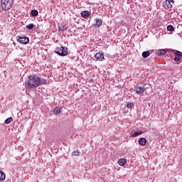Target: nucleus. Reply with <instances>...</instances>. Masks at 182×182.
<instances>
[{
  "instance_id": "nucleus-1",
  "label": "nucleus",
  "mask_w": 182,
  "mask_h": 182,
  "mask_svg": "<svg viewBox=\"0 0 182 182\" xmlns=\"http://www.w3.org/2000/svg\"><path fill=\"white\" fill-rule=\"evenodd\" d=\"M41 85V77L38 75H29L28 80L26 82V86L28 89H33V87H38Z\"/></svg>"
},
{
  "instance_id": "nucleus-2",
  "label": "nucleus",
  "mask_w": 182,
  "mask_h": 182,
  "mask_svg": "<svg viewBox=\"0 0 182 182\" xmlns=\"http://www.w3.org/2000/svg\"><path fill=\"white\" fill-rule=\"evenodd\" d=\"M14 0H1V8L3 11H9L14 5Z\"/></svg>"
},
{
  "instance_id": "nucleus-3",
  "label": "nucleus",
  "mask_w": 182,
  "mask_h": 182,
  "mask_svg": "<svg viewBox=\"0 0 182 182\" xmlns=\"http://www.w3.org/2000/svg\"><path fill=\"white\" fill-rule=\"evenodd\" d=\"M55 52L57 55H59V56H66V55H68V48L63 46L57 47Z\"/></svg>"
},
{
  "instance_id": "nucleus-4",
  "label": "nucleus",
  "mask_w": 182,
  "mask_h": 182,
  "mask_svg": "<svg viewBox=\"0 0 182 182\" xmlns=\"http://www.w3.org/2000/svg\"><path fill=\"white\" fill-rule=\"evenodd\" d=\"M173 4H174V0H166L163 2V6L165 9H170L173 8Z\"/></svg>"
},
{
  "instance_id": "nucleus-5",
  "label": "nucleus",
  "mask_w": 182,
  "mask_h": 182,
  "mask_svg": "<svg viewBox=\"0 0 182 182\" xmlns=\"http://www.w3.org/2000/svg\"><path fill=\"white\" fill-rule=\"evenodd\" d=\"M95 60H97L98 62H102V60H105V55L103 53H97L95 55Z\"/></svg>"
},
{
  "instance_id": "nucleus-6",
  "label": "nucleus",
  "mask_w": 182,
  "mask_h": 182,
  "mask_svg": "<svg viewBox=\"0 0 182 182\" xmlns=\"http://www.w3.org/2000/svg\"><path fill=\"white\" fill-rule=\"evenodd\" d=\"M134 90L136 95H141L146 92V88L144 87H135Z\"/></svg>"
},
{
  "instance_id": "nucleus-7",
  "label": "nucleus",
  "mask_w": 182,
  "mask_h": 182,
  "mask_svg": "<svg viewBox=\"0 0 182 182\" xmlns=\"http://www.w3.org/2000/svg\"><path fill=\"white\" fill-rule=\"evenodd\" d=\"M18 42L22 45H28V43H29V38L19 37Z\"/></svg>"
},
{
  "instance_id": "nucleus-8",
  "label": "nucleus",
  "mask_w": 182,
  "mask_h": 182,
  "mask_svg": "<svg viewBox=\"0 0 182 182\" xmlns=\"http://www.w3.org/2000/svg\"><path fill=\"white\" fill-rule=\"evenodd\" d=\"M80 15H81L82 18H84L85 19H87V18H89V16H90V12H89L87 11H83L80 13Z\"/></svg>"
},
{
  "instance_id": "nucleus-9",
  "label": "nucleus",
  "mask_w": 182,
  "mask_h": 182,
  "mask_svg": "<svg viewBox=\"0 0 182 182\" xmlns=\"http://www.w3.org/2000/svg\"><path fill=\"white\" fill-rule=\"evenodd\" d=\"M181 55H182L181 52L176 51L175 53V58H174L175 62H178V60H180L181 59Z\"/></svg>"
},
{
  "instance_id": "nucleus-10",
  "label": "nucleus",
  "mask_w": 182,
  "mask_h": 182,
  "mask_svg": "<svg viewBox=\"0 0 182 182\" xmlns=\"http://www.w3.org/2000/svg\"><path fill=\"white\" fill-rule=\"evenodd\" d=\"M147 143V139H146V138H140L139 139V144L141 145V146H146V144Z\"/></svg>"
},
{
  "instance_id": "nucleus-11",
  "label": "nucleus",
  "mask_w": 182,
  "mask_h": 182,
  "mask_svg": "<svg viewBox=\"0 0 182 182\" xmlns=\"http://www.w3.org/2000/svg\"><path fill=\"white\" fill-rule=\"evenodd\" d=\"M53 113L54 114H60V113H62V108L61 107H55L53 109Z\"/></svg>"
},
{
  "instance_id": "nucleus-12",
  "label": "nucleus",
  "mask_w": 182,
  "mask_h": 182,
  "mask_svg": "<svg viewBox=\"0 0 182 182\" xmlns=\"http://www.w3.org/2000/svg\"><path fill=\"white\" fill-rule=\"evenodd\" d=\"M143 134V132L139 131V132H135L134 134H131V137H139V136Z\"/></svg>"
},
{
  "instance_id": "nucleus-13",
  "label": "nucleus",
  "mask_w": 182,
  "mask_h": 182,
  "mask_svg": "<svg viewBox=\"0 0 182 182\" xmlns=\"http://www.w3.org/2000/svg\"><path fill=\"white\" fill-rule=\"evenodd\" d=\"M118 164L122 166H125L126 165V159H119Z\"/></svg>"
},
{
  "instance_id": "nucleus-14",
  "label": "nucleus",
  "mask_w": 182,
  "mask_h": 182,
  "mask_svg": "<svg viewBox=\"0 0 182 182\" xmlns=\"http://www.w3.org/2000/svg\"><path fill=\"white\" fill-rule=\"evenodd\" d=\"M31 16H34V17L38 16V15H39V12L38 11V10L33 9L31 11Z\"/></svg>"
},
{
  "instance_id": "nucleus-15",
  "label": "nucleus",
  "mask_w": 182,
  "mask_h": 182,
  "mask_svg": "<svg viewBox=\"0 0 182 182\" xmlns=\"http://www.w3.org/2000/svg\"><path fill=\"white\" fill-rule=\"evenodd\" d=\"M156 55H158V56H162V55H166V50L164 49L159 50L156 53Z\"/></svg>"
},
{
  "instance_id": "nucleus-16",
  "label": "nucleus",
  "mask_w": 182,
  "mask_h": 182,
  "mask_svg": "<svg viewBox=\"0 0 182 182\" xmlns=\"http://www.w3.org/2000/svg\"><path fill=\"white\" fill-rule=\"evenodd\" d=\"M142 56H143V58H149V56H150V51H149V50L144 51L142 53Z\"/></svg>"
},
{
  "instance_id": "nucleus-17",
  "label": "nucleus",
  "mask_w": 182,
  "mask_h": 182,
  "mask_svg": "<svg viewBox=\"0 0 182 182\" xmlns=\"http://www.w3.org/2000/svg\"><path fill=\"white\" fill-rule=\"evenodd\" d=\"M4 180H5V173L0 171V181H4Z\"/></svg>"
},
{
  "instance_id": "nucleus-18",
  "label": "nucleus",
  "mask_w": 182,
  "mask_h": 182,
  "mask_svg": "<svg viewBox=\"0 0 182 182\" xmlns=\"http://www.w3.org/2000/svg\"><path fill=\"white\" fill-rule=\"evenodd\" d=\"M14 122V118L12 117H9L5 120L6 124H9V123H12Z\"/></svg>"
},
{
  "instance_id": "nucleus-19",
  "label": "nucleus",
  "mask_w": 182,
  "mask_h": 182,
  "mask_svg": "<svg viewBox=\"0 0 182 182\" xmlns=\"http://www.w3.org/2000/svg\"><path fill=\"white\" fill-rule=\"evenodd\" d=\"M95 21H96L97 26H102V19L96 18Z\"/></svg>"
},
{
  "instance_id": "nucleus-20",
  "label": "nucleus",
  "mask_w": 182,
  "mask_h": 182,
  "mask_svg": "<svg viewBox=\"0 0 182 182\" xmlns=\"http://www.w3.org/2000/svg\"><path fill=\"white\" fill-rule=\"evenodd\" d=\"M167 29L168 31H169L170 32H173V31H174V26H173L172 25H168L167 26Z\"/></svg>"
},
{
  "instance_id": "nucleus-21",
  "label": "nucleus",
  "mask_w": 182,
  "mask_h": 182,
  "mask_svg": "<svg viewBox=\"0 0 182 182\" xmlns=\"http://www.w3.org/2000/svg\"><path fill=\"white\" fill-rule=\"evenodd\" d=\"M134 106V104H133L132 102L127 104V109H132V107H133Z\"/></svg>"
},
{
  "instance_id": "nucleus-22",
  "label": "nucleus",
  "mask_w": 182,
  "mask_h": 182,
  "mask_svg": "<svg viewBox=\"0 0 182 182\" xmlns=\"http://www.w3.org/2000/svg\"><path fill=\"white\" fill-rule=\"evenodd\" d=\"M26 28H27V29H30V30L33 29V23L28 24V25L26 26Z\"/></svg>"
},
{
  "instance_id": "nucleus-23",
  "label": "nucleus",
  "mask_w": 182,
  "mask_h": 182,
  "mask_svg": "<svg viewBox=\"0 0 182 182\" xmlns=\"http://www.w3.org/2000/svg\"><path fill=\"white\" fill-rule=\"evenodd\" d=\"M46 79L41 80V85H46Z\"/></svg>"
},
{
  "instance_id": "nucleus-24",
  "label": "nucleus",
  "mask_w": 182,
  "mask_h": 182,
  "mask_svg": "<svg viewBox=\"0 0 182 182\" xmlns=\"http://www.w3.org/2000/svg\"><path fill=\"white\" fill-rule=\"evenodd\" d=\"M73 156H79V151H74L73 152Z\"/></svg>"
},
{
  "instance_id": "nucleus-25",
  "label": "nucleus",
  "mask_w": 182,
  "mask_h": 182,
  "mask_svg": "<svg viewBox=\"0 0 182 182\" xmlns=\"http://www.w3.org/2000/svg\"><path fill=\"white\" fill-rule=\"evenodd\" d=\"M111 1H113V0H111Z\"/></svg>"
}]
</instances>
